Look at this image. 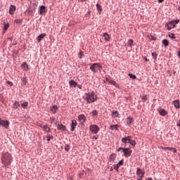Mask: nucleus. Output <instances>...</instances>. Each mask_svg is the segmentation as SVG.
Instances as JSON below:
<instances>
[{"instance_id":"nucleus-1","label":"nucleus","mask_w":180,"mask_h":180,"mask_svg":"<svg viewBox=\"0 0 180 180\" xmlns=\"http://www.w3.org/2000/svg\"><path fill=\"white\" fill-rule=\"evenodd\" d=\"M1 160V164H3L4 167H8L12 163V155L8 152H5L2 154Z\"/></svg>"},{"instance_id":"nucleus-2","label":"nucleus","mask_w":180,"mask_h":180,"mask_svg":"<svg viewBox=\"0 0 180 180\" xmlns=\"http://www.w3.org/2000/svg\"><path fill=\"white\" fill-rule=\"evenodd\" d=\"M97 100L98 96H96L94 91L85 94V101H86L88 103H94V102H96Z\"/></svg>"},{"instance_id":"nucleus-3","label":"nucleus","mask_w":180,"mask_h":180,"mask_svg":"<svg viewBox=\"0 0 180 180\" xmlns=\"http://www.w3.org/2000/svg\"><path fill=\"white\" fill-rule=\"evenodd\" d=\"M100 68H102V66H101V64L99 63H94L90 66V70L94 73L98 72V70L101 71Z\"/></svg>"},{"instance_id":"nucleus-4","label":"nucleus","mask_w":180,"mask_h":180,"mask_svg":"<svg viewBox=\"0 0 180 180\" xmlns=\"http://www.w3.org/2000/svg\"><path fill=\"white\" fill-rule=\"evenodd\" d=\"M89 130L92 134H98L99 133V127L96 124H91L89 126Z\"/></svg>"},{"instance_id":"nucleus-5","label":"nucleus","mask_w":180,"mask_h":180,"mask_svg":"<svg viewBox=\"0 0 180 180\" xmlns=\"http://www.w3.org/2000/svg\"><path fill=\"white\" fill-rule=\"evenodd\" d=\"M123 153H124V157H130L131 155V150H130V148H124L123 149Z\"/></svg>"},{"instance_id":"nucleus-6","label":"nucleus","mask_w":180,"mask_h":180,"mask_svg":"<svg viewBox=\"0 0 180 180\" xmlns=\"http://www.w3.org/2000/svg\"><path fill=\"white\" fill-rule=\"evenodd\" d=\"M0 126H3V127L8 129V127H9V121H5L3 120H1Z\"/></svg>"},{"instance_id":"nucleus-7","label":"nucleus","mask_w":180,"mask_h":180,"mask_svg":"<svg viewBox=\"0 0 180 180\" xmlns=\"http://www.w3.org/2000/svg\"><path fill=\"white\" fill-rule=\"evenodd\" d=\"M174 27H175L174 21H170L169 23H167V30H171L172 29H174Z\"/></svg>"},{"instance_id":"nucleus-8","label":"nucleus","mask_w":180,"mask_h":180,"mask_svg":"<svg viewBox=\"0 0 180 180\" xmlns=\"http://www.w3.org/2000/svg\"><path fill=\"white\" fill-rule=\"evenodd\" d=\"M77 120H73L71 124V128H70L71 131H74L75 130V127H77Z\"/></svg>"},{"instance_id":"nucleus-9","label":"nucleus","mask_w":180,"mask_h":180,"mask_svg":"<svg viewBox=\"0 0 180 180\" xmlns=\"http://www.w3.org/2000/svg\"><path fill=\"white\" fill-rule=\"evenodd\" d=\"M39 15H44L46 13V7L44 6H40L39 8Z\"/></svg>"},{"instance_id":"nucleus-10","label":"nucleus","mask_w":180,"mask_h":180,"mask_svg":"<svg viewBox=\"0 0 180 180\" xmlns=\"http://www.w3.org/2000/svg\"><path fill=\"white\" fill-rule=\"evenodd\" d=\"M57 110H58V107H57V105H53L50 108V112L53 115L57 113Z\"/></svg>"},{"instance_id":"nucleus-11","label":"nucleus","mask_w":180,"mask_h":180,"mask_svg":"<svg viewBox=\"0 0 180 180\" xmlns=\"http://www.w3.org/2000/svg\"><path fill=\"white\" fill-rule=\"evenodd\" d=\"M131 139V136H126V137H124V138H122V143H124V144H127V143H130Z\"/></svg>"},{"instance_id":"nucleus-12","label":"nucleus","mask_w":180,"mask_h":180,"mask_svg":"<svg viewBox=\"0 0 180 180\" xmlns=\"http://www.w3.org/2000/svg\"><path fill=\"white\" fill-rule=\"evenodd\" d=\"M21 68L24 70V71H28L29 70V65H27V63L24 62L22 63L21 65Z\"/></svg>"},{"instance_id":"nucleus-13","label":"nucleus","mask_w":180,"mask_h":180,"mask_svg":"<svg viewBox=\"0 0 180 180\" xmlns=\"http://www.w3.org/2000/svg\"><path fill=\"white\" fill-rule=\"evenodd\" d=\"M78 119L82 123H85V122H86V117L84 115H79Z\"/></svg>"},{"instance_id":"nucleus-14","label":"nucleus","mask_w":180,"mask_h":180,"mask_svg":"<svg viewBox=\"0 0 180 180\" xmlns=\"http://www.w3.org/2000/svg\"><path fill=\"white\" fill-rule=\"evenodd\" d=\"M36 8H37V6L36 5V4L33 3L32 6H31L28 10V12L30 13H32V12H33L34 11H35Z\"/></svg>"},{"instance_id":"nucleus-15","label":"nucleus","mask_w":180,"mask_h":180,"mask_svg":"<svg viewBox=\"0 0 180 180\" xmlns=\"http://www.w3.org/2000/svg\"><path fill=\"white\" fill-rule=\"evenodd\" d=\"M15 11H16V7L13 5L10 6V8H9L10 15H13L15 13Z\"/></svg>"},{"instance_id":"nucleus-16","label":"nucleus","mask_w":180,"mask_h":180,"mask_svg":"<svg viewBox=\"0 0 180 180\" xmlns=\"http://www.w3.org/2000/svg\"><path fill=\"white\" fill-rule=\"evenodd\" d=\"M105 81L108 82V84L114 85V86H117V83H116V82L113 81L112 79L106 78Z\"/></svg>"},{"instance_id":"nucleus-17","label":"nucleus","mask_w":180,"mask_h":180,"mask_svg":"<svg viewBox=\"0 0 180 180\" xmlns=\"http://www.w3.org/2000/svg\"><path fill=\"white\" fill-rule=\"evenodd\" d=\"M58 130H61L62 131H65L67 129L65 128V126H64L63 124H58L57 125Z\"/></svg>"},{"instance_id":"nucleus-18","label":"nucleus","mask_w":180,"mask_h":180,"mask_svg":"<svg viewBox=\"0 0 180 180\" xmlns=\"http://www.w3.org/2000/svg\"><path fill=\"white\" fill-rule=\"evenodd\" d=\"M103 37H104V39L105 40V41H110L111 37H110V35L109 34H108L106 32L104 33L103 34Z\"/></svg>"},{"instance_id":"nucleus-19","label":"nucleus","mask_w":180,"mask_h":180,"mask_svg":"<svg viewBox=\"0 0 180 180\" xmlns=\"http://www.w3.org/2000/svg\"><path fill=\"white\" fill-rule=\"evenodd\" d=\"M173 105H174V108H176V109H179V108H180L179 100L174 101H173Z\"/></svg>"},{"instance_id":"nucleus-20","label":"nucleus","mask_w":180,"mask_h":180,"mask_svg":"<svg viewBox=\"0 0 180 180\" xmlns=\"http://www.w3.org/2000/svg\"><path fill=\"white\" fill-rule=\"evenodd\" d=\"M43 130H44V131H45L48 134H49V133H50L51 131V129L47 125H44L43 126Z\"/></svg>"},{"instance_id":"nucleus-21","label":"nucleus","mask_w":180,"mask_h":180,"mask_svg":"<svg viewBox=\"0 0 180 180\" xmlns=\"http://www.w3.org/2000/svg\"><path fill=\"white\" fill-rule=\"evenodd\" d=\"M158 112L161 116H165V115L167 114V112L163 108H160Z\"/></svg>"},{"instance_id":"nucleus-22","label":"nucleus","mask_w":180,"mask_h":180,"mask_svg":"<svg viewBox=\"0 0 180 180\" xmlns=\"http://www.w3.org/2000/svg\"><path fill=\"white\" fill-rule=\"evenodd\" d=\"M44 37H46V34H41L39 36H38L37 41H39V43H40L41 41V39H44Z\"/></svg>"},{"instance_id":"nucleus-23","label":"nucleus","mask_w":180,"mask_h":180,"mask_svg":"<svg viewBox=\"0 0 180 180\" xmlns=\"http://www.w3.org/2000/svg\"><path fill=\"white\" fill-rule=\"evenodd\" d=\"M162 43L165 47H168V46H169V41H168L167 39H163Z\"/></svg>"},{"instance_id":"nucleus-24","label":"nucleus","mask_w":180,"mask_h":180,"mask_svg":"<svg viewBox=\"0 0 180 180\" xmlns=\"http://www.w3.org/2000/svg\"><path fill=\"white\" fill-rule=\"evenodd\" d=\"M132 122H133L132 117H129L127 118V124H128V126H130V124H131Z\"/></svg>"},{"instance_id":"nucleus-25","label":"nucleus","mask_w":180,"mask_h":180,"mask_svg":"<svg viewBox=\"0 0 180 180\" xmlns=\"http://www.w3.org/2000/svg\"><path fill=\"white\" fill-rule=\"evenodd\" d=\"M69 85H70V86H74L75 88V86H77V85H78V84H77L75 82V81H74V80H70L69 82Z\"/></svg>"},{"instance_id":"nucleus-26","label":"nucleus","mask_w":180,"mask_h":180,"mask_svg":"<svg viewBox=\"0 0 180 180\" xmlns=\"http://www.w3.org/2000/svg\"><path fill=\"white\" fill-rule=\"evenodd\" d=\"M110 129L111 130H119V126L117 124L111 125Z\"/></svg>"},{"instance_id":"nucleus-27","label":"nucleus","mask_w":180,"mask_h":180,"mask_svg":"<svg viewBox=\"0 0 180 180\" xmlns=\"http://www.w3.org/2000/svg\"><path fill=\"white\" fill-rule=\"evenodd\" d=\"M96 6L98 12H99L101 13V12H102V9H103L102 6H101V4H97L96 5Z\"/></svg>"},{"instance_id":"nucleus-28","label":"nucleus","mask_w":180,"mask_h":180,"mask_svg":"<svg viewBox=\"0 0 180 180\" xmlns=\"http://www.w3.org/2000/svg\"><path fill=\"white\" fill-rule=\"evenodd\" d=\"M119 111H113L112 112V117L115 119V117H117L119 116Z\"/></svg>"},{"instance_id":"nucleus-29","label":"nucleus","mask_w":180,"mask_h":180,"mask_svg":"<svg viewBox=\"0 0 180 180\" xmlns=\"http://www.w3.org/2000/svg\"><path fill=\"white\" fill-rule=\"evenodd\" d=\"M134 41L133 39H129L127 44L128 46H129V47H132V46H134V44H133Z\"/></svg>"},{"instance_id":"nucleus-30","label":"nucleus","mask_w":180,"mask_h":180,"mask_svg":"<svg viewBox=\"0 0 180 180\" xmlns=\"http://www.w3.org/2000/svg\"><path fill=\"white\" fill-rule=\"evenodd\" d=\"M26 82H27V78L26 77H24L22 79V85H26Z\"/></svg>"},{"instance_id":"nucleus-31","label":"nucleus","mask_w":180,"mask_h":180,"mask_svg":"<svg viewBox=\"0 0 180 180\" xmlns=\"http://www.w3.org/2000/svg\"><path fill=\"white\" fill-rule=\"evenodd\" d=\"M19 106H20V104H19V102L16 101L14 104H13V108L14 109H18V108H19Z\"/></svg>"},{"instance_id":"nucleus-32","label":"nucleus","mask_w":180,"mask_h":180,"mask_svg":"<svg viewBox=\"0 0 180 180\" xmlns=\"http://www.w3.org/2000/svg\"><path fill=\"white\" fill-rule=\"evenodd\" d=\"M128 75L129 78H131L132 79H136V78H137L135 75H133L131 73H129Z\"/></svg>"},{"instance_id":"nucleus-33","label":"nucleus","mask_w":180,"mask_h":180,"mask_svg":"<svg viewBox=\"0 0 180 180\" xmlns=\"http://www.w3.org/2000/svg\"><path fill=\"white\" fill-rule=\"evenodd\" d=\"M27 105H28V103H27V102H24V103L22 104V108H23V109H26V108H27Z\"/></svg>"},{"instance_id":"nucleus-34","label":"nucleus","mask_w":180,"mask_h":180,"mask_svg":"<svg viewBox=\"0 0 180 180\" xmlns=\"http://www.w3.org/2000/svg\"><path fill=\"white\" fill-rule=\"evenodd\" d=\"M92 116H98V110H94L91 112Z\"/></svg>"},{"instance_id":"nucleus-35","label":"nucleus","mask_w":180,"mask_h":180,"mask_svg":"<svg viewBox=\"0 0 180 180\" xmlns=\"http://www.w3.org/2000/svg\"><path fill=\"white\" fill-rule=\"evenodd\" d=\"M47 141H50V140H53V139H54V137L51 135H47Z\"/></svg>"},{"instance_id":"nucleus-36","label":"nucleus","mask_w":180,"mask_h":180,"mask_svg":"<svg viewBox=\"0 0 180 180\" xmlns=\"http://www.w3.org/2000/svg\"><path fill=\"white\" fill-rule=\"evenodd\" d=\"M120 167V166L117 164L114 165V169H115L116 171H119Z\"/></svg>"},{"instance_id":"nucleus-37","label":"nucleus","mask_w":180,"mask_h":180,"mask_svg":"<svg viewBox=\"0 0 180 180\" xmlns=\"http://www.w3.org/2000/svg\"><path fill=\"white\" fill-rule=\"evenodd\" d=\"M65 151H70V145L66 144L65 146Z\"/></svg>"},{"instance_id":"nucleus-38","label":"nucleus","mask_w":180,"mask_h":180,"mask_svg":"<svg viewBox=\"0 0 180 180\" xmlns=\"http://www.w3.org/2000/svg\"><path fill=\"white\" fill-rule=\"evenodd\" d=\"M7 29H9V23H6L4 25V30H6Z\"/></svg>"},{"instance_id":"nucleus-39","label":"nucleus","mask_w":180,"mask_h":180,"mask_svg":"<svg viewBox=\"0 0 180 180\" xmlns=\"http://www.w3.org/2000/svg\"><path fill=\"white\" fill-rule=\"evenodd\" d=\"M170 39H175V34L174 33L169 34Z\"/></svg>"},{"instance_id":"nucleus-40","label":"nucleus","mask_w":180,"mask_h":180,"mask_svg":"<svg viewBox=\"0 0 180 180\" xmlns=\"http://www.w3.org/2000/svg\"><path fill=\"white\" fill-rule=\"evenodd\" d=\"M157 53H152V57L155 58V60H157Z\"/></svg>"},{"instance_id":"nucleus-41","label":"nucleus","mask_w":180,"mask_h":180,"mask_svg":"<svg viewBox=\"0 0 180 180\" xmlns=\"http://www.w3.org/2000/svg\"><path fill=\"white\" fill-rule=\"evenodd\" d=\"M129 143L131 146H136V141H131V139H130Z\"/></svg>"},{"instance_id":"nucleus-42","label":"nucleus","mask_w":180,"mask_h":180,"mask_svg":"<svg viewBox=\"0 0 180 180\" xmlns=\"http://www.w3.org/2000/svg\"><path fill=\"white\" fill-rule=\"evenodd\" d=\"M124 164L123 160H120L117 165L120 167H122V165Z\"/></svg>"},{"instance_id":"nucleus-43","label":"nucleus","mask_w":180,"mask_h":180,"mask_svg":"<svg viewBox=\"0 0 180 180\" xmlns=\"http://www.w3.org/2000/svg\"><path fill=\"white\" fill-rule=\"evenodd\" d=\"M82 56H84V52H82V51H81L79 53V58H82Z\"/></svg>"},{"instance_id":"nucleus-44","label":"nucleus","mask_w":180,"mask_h":180,"mask_svg":"<svg viewBox=\"0 0 180 180\" xmlns=\"http://www.w3.org/2000/svg\"><path fill=\"white\" fill-rule=\"evenodd\" d=\"M50 120H51V123H53V122H56V118L55 117H51Z\"/></svg>"},{"instance_id":"nucleus-45","label":"nucleus","mask_w":180,"mask_h":180,"mask_svg":"<svg viewBox=\"0 0 180 180\" xmlns=\"http://www.w3.org/2000/svg\"><path fill=\"white\" fill-rule=\"evenodd\" d=\"M91 139H94L95 140H98V139H99V136H98V135L93 136V137H91Z\"/></svg>"},{"instance_id":"nucleus-46","label":"nucleus","mask_w":180,"mask_h":180,"mask_svg":"<svg viewBox=\"0 0 180 180\" xmlns=\"http://www.w3.org/2000/svg\"><path fill=\"white\" fill-rule=\"evenodd\" d=\"M20 22H22L21 20H20V19H17V20H15V21H14V22H15V23H20Z\"/></svg>"},{"instance_id":"nucleus-47","label":"nucleus","mask_w":180,"mask_h":180,"mask_svg":"<svg viewBox=\"0 0 180 180\" xmlns=\"http://www.w3.org/2000/svg\"><path fill=\"white\" fill-rule=\"evenodd\" d=\"M172 22H174L175 25H178V23H179V20H172Z\"/></svg>"},{"instance_id":"nucleus-48","label":"nucleus","mask_w":180,"mask_h":180,"mask_svg":"<svg viewBox=\"0 0 180 180\" xmlns=\"http://www.w3.org/2000/svg\"><path fill=\"white\" fill-rule=\"evenodd\" d=\"M172 148H173L166 147V148H164V150H169L170 151H172Z\"/></svg>"},{"instance_id":"nucleus-49","label":"nucleus","mask_w":180,"mask_h":180,"mask_svg":"<svg viewBox=\"0 0 180 180\" xmlns=\"http://www.w3.org/2000/svg\"><path fill=\"white\" fill-rule=\"evenodd\" d=\"M142 100L143 101H147V96H142Z\"/></svg>"},{"instance_id":"nucleus-50","label":"nucleus","mask_w":180,"mask_h":180,"mask_svg":"<svg viewBox=\"0 0 180 180\" xmlns=\"http://www.w3.org/2000/svg\"><path fill=\"white\" fill-rule=\"evenodd\" d=\"M7 84L8 85H10V86H12V85H13V83H12L11 82L7 81Z\"/></svg>"},{"instance_id":"nucleus-51","label":"nucleus","mask_w":180,"mask_h":180,"mask_svg":"<svg viewBox=\"0 0 180 180\" xmlns=\"http://www.w3.org/2000/svg\"><path fill=\"white\" fill-rule=\"evenodd\" d=\"M122 150V151H123V150H124V148L120 147V148H119L117 150V151H120V150Z\"/></svg>"},{"instance_id":"nucleus-52","label":"nucleus","mask_w":180,"mask_h":180,"mask_svg":"<svg viewBox=\"0 0 180 180\" xmlns=\"http://www.w3.org/2000/svg\"><path fill=\"white\" fill-rule=\"evenodd\" d=\"M172 150L173 151V153H177L176 148H173L172 149Z\"/></svg>"},{"instance_id":"nucleus-53","label":"nucleus","mask_w":180,"mask_h":180,"mask_svg":"<svg viewBox=\"0 0 180 180\" xmlns=\"http://www.w3.org/2000/svg\"><path fill=\"white\" fill-rule=\"evenodd\" d=\"M76 86H78V88L79 89H82V85L77 84Z\"/></svg>"},{"instance_id":"nucleus-54","label":"nucleus","mask_w":180,"mask_h":180,"mask_svg":"<svg viewBox=\"0 0 180 180\" xmlns=\"http://www.w3.org/2000/svg\"><path fill=\"white\" fill-rule=\"evenodd\" d=\"M162 2H164V0H158L159 4H162Z\"/></svg>"},{"instance_id":"nucleus-55","label":"nucleus","mask_w":180,"mask_h":180,"mask_svg":"<svg viewBox=\"0 0 180 180\" xmlns=\"http://www.w3.org/2000/svg\"><path fill=\"white\" fill-rule=\"evenodd\" d=\"M177 126L179 127H180V120L178 121V122H177Z\"/></svg>"},{"instance_id":"nucleus-56","label":"nucleus","mask_w":180,"mask_h":180,"mask_svg":"<svg viewBox=\"0 0 180 180\" xmlns=\"http://www.w3.org/2000/svg\"><path fill=\"white\" fill-rule=\"evenodd\" d=\"M146 180H153V179L151 177H149Z\"/></svg>"},{"instance_id":"nucleus-57","label":"nucleus","mask_w":180,"mask_h":180,"mask_svg":"<svg viewBox=\"0 0 180 180\" xmlns=\"http://www.w3.org/2000/svg\"><path fill=\"white\" fill-rule=\"evenodd\" d=\"M39 127H41V129H43V124H39Z\"/></svg>"},{"instance_id":"nucleus-58","label":"nucleus","mask_w":180,"mask_h":180,"mask_svg":"<svg viewBox=\"0 0 180 180\" xmlns=\"http://www.w3.org/2000/svg\"><path fill=\"white\" fill-rule=\"evenodd\" d=\"M145 61H148V60L147 59V58H144Z\"/></svg>"},{"instance_id":"nucleus-59","label":"nucleus","mask_w":180,"mask_h":180,"mask_svg":"<svg viewBox=\"0 0 180 180\" xmlns=\"http://www.w3.org/2000/svg\"><path fill=\"white\" fill-rule=\"evenodd\" d=\"M178 56H179V57H180V51L178 53Z\"/></svg>"},{"instance_id":"nucleus-60","label":"nucleus","mask_w":180,"mask_h":180,"mask_svg":"<svg viewBox=\"0 0 180 180\" xmlns=\"http://www.w3.org/2000/svg\"><path fill=\"white\" fill-rule=\"evenodd\" d=\"M85 1H86V0H82V2H85Z\"/></svg>"},{"instance_id":"nucleus-61","label":"nucleus","mask_w":180,"mask_h":180,"mask_svg":"<svg viewBox=\"0 0 180 180\" xmlns=\"http://www.w3.org/2000/svg\"><path fill=\"white\" fill-rule=\"evenodd\" d=\"M1 120H2L0 118V122H1Z\"/></svg>"},{"instance_id":"nucleus-62","label":"nucleus","mask_w":180,"mask_h":180,"mask_svg":"<svg viewBox=\"0 0 180 180\" xmlns=\"http://www.w3.org/2000/svg\"><path fill=\"white\" fill-rule=\"evenodd\" d=\"M162 150H164V148L162 147Z\"/></svg>"}]
</instances>
